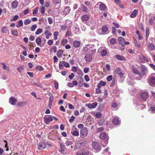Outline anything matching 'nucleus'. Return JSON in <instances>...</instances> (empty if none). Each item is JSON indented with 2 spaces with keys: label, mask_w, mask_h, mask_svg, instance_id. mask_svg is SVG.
Wrapping results in <instances>:
<instances>
[{
  "label": "nucleus",
  "mask_w": 155,
  "mask_h": 155,
  "mask_svg": "<svg viewBox=\"0 0 155 155\" xmlns=\"http://www.w3.org/2000/svg\"><path fill=\"white\" fill-rule=\"evenodd\" d=\"M141 73L140 72V77H141L147 74L148 72L147 68L145 66H142L140 68Z\"/></svg>",
  "instance_id": "f257e3e1"
},
{
  "label": "nucleus",
  "mask_w": 155,
  "mask_h": 155,
  "mask_svg": "<svg viewBox=\"0 0 155 155\" xmlns=\"http://www.w3.org/2000/svg\"><path fill=\"white\" fill-rule=\"evenodd\" d=\"M43 118L44 123L47 125L53 120V116L51 115H45Z\"/></svg>",
  "instance_id": "f03ea898"
},
{
  "label": "nucleus",
  "mask_w": 155,
  "mask_h": 155,
  "mask_svg": "<svg viewBox=\"0 0 155 155\" xmlns=\"http://www.w3.org/2000/svg\"><path fill=\"white\" fill-rule=\"evenodd\" d=\"M88 130L86 127L82 128L80 131V134L81 137L84 138L86 137L88 134Z\"/></svg>",
  "instance_id": "7ed1b4c3"
},
{
  "label": "nucleus",
  "mask_w": 155,
  "mask_h": 155,
  "mask_svg": "<svg viewBox=\"0 0 155 155\" xmlns=\"http://www.w3.org/2000/svg\"><path fill=\"white\" fill-rule=\"evenodd\" d=\"M92 146L93 149L95 150L97 152L100 151L101 150L99 143L97 142H94L92 143Z\"/></svg>",
  "instance_id": "20e7f679"
},
{
  "label": "nucleus",
  "mask_w": 155,
  "mask_h": 155,
  "mask_svg": "<svg viewBox=\"0 0 155 155\" xmlns=\"http://www.w3.org/2000/svg\"><path fill=\"white\" fill-rule=\"evenodd\" d=\"M61 2V0H52V4L54 6L56 9L60 8Z\"/></svg>",
  "instance_id": "39448f33"
},
{
  "label": "nucleus",
  "mask_w": 155,
  "mask_h": 155,
  "mask_svg": "<svg viewBox=\"0 0 155 155\" xmlns=\"http://www.w3.org/2000/svg\"><path fill=\"white\" fill-rule=\"evenodd\" d=\"M46 146V144L44 142H40L38 143V149L39 150L44 149Z\"/></svg>",
  "instance_id": "423d86ee"
},
{
  "label": "nucleus",
  "mask_w": 155,
  "mask_h": 155,
  "mask_svg": "<svg viewBox=\"0 0 155 155\" xmlns=\"http://www.w3.org/2000/svg\"><path fill=\"white\" fill-rule=\"evenodd\" d=\"M99 137L102 140H108L109 138V137L108 135L104 132L101 133L100 134Z\"/></svg>",
  "instance_id": "0eeeda50"
},
{
  "label": "nucleus",
  "mask_w": 155,
  "mask_h": 155,
  "mask_svg": "<svg viewBox=\"0 0 155 155\" xmlns=\"http://www.w3.org/2000/svg\"><path fill=\"white\" fill-rule=\"evenodd\" d=\"M97 5H98L99 6L100 9L101 11H105L106 9V7L105 5L101 2H98Z\"/></svg>",
  "instance_id": "6e6552de"
},
{
  "label": "nucleus",
  "mask_w": 155,
  "mask_h": 155,
  "mask_svg": "<svg viewBox=\"0 0 155 155\" xmlns=\"http://www.w3.org/2000/svg\"><path fill=\"white\" fill-rule=\"evenodd\" d=\"M81 152H78L77 155H88L89 153V152L87 149H85L84 150L81 151Z\"/></svg>",
  "instance_id": "1a4fd4ad"
},
{
  "label": "nucleus",
  "mask_w": 155,
  "mask_h": 155,
  "mask_svg": "<svg viewBox=\"0 0 155 155\" xmlns=\"http://www.w3.org/2000/svg\"><path fill=\"white\" fill-rule=\"evenodd\" d=\"M84 59L87 62L91 61L92 59L91 55L90 54H87L85 56Z\"/></svg>",
  "instance_id": "9d476101"
},
{
  "label": "nucleus",
  "mask_w": 155,
  "mask_h": 155,
  "mask_svg": "<svg viewBox=\"0 0 155 155\" xmlns=\"http://www.w3.org/2000/svg\"><path fill=\"white\" fill-rule=\"evenodd\" d=\"M87 106L90 109L95 108L97 105V102H94L92 104H86Z\"/></svg>",
  "instance_id": "9b49d317"
},
{
  "label": "nucleus",
  "mask_w": 155,
  "mask_h": 155,
  "mask_svg": "<svg viewBox=\"0 0 155 155\" xmlns=\"http://www.w3.org/2000/svg\"><path fill=\"white\" fill-rule=\"evenodd\" d=\"M149 82L151 84H155V77H153V74H150L149 77Z\"/></svg>",
  "instance_id": "f8f14e48"
},
{
  "label": "nucleus",
  "mask_w": 155,
  "mask_h": 155,
  "mask_svg": "<svg viewBox=\"0 0 155 155\" xmlns=\"http://www.w3.org/2000/svg\"><path fill=\"white\" fill-rule=\"evenodd\" d=\"M17 100L16 99L13 97H11L9 99V103L12 105H15L17 102Z\"/></svg>",
  "instance_id": "ddd939ff"
},
{
  "label": "nucleus",
  "mask_w": 155,
  "mask_h": 155,
  "mask_svg": "<svg viewBox=\"0 0 155 155\" xmlns=\"http://www.w3.org/2000/svg\"><path fill=\"white\" fill-rule=\"evenodd\" d=\"M101 54L102 56H106L107 54V49L105 47H102L101 48Z\"/></svg>",
  "instance_id": "4468645a"
},
{
  "label": "nucleus",
  "mask_w": 155,
  "mask_h": 155,
  "mask_svg": "<svg viewBox=\"0 0 155 155\" xmlns=\"http://www.w3.org/2000/svg\"><path fill=\"white\" fill-rule=\"evenodd\" d=\"M81 17V19L82 21H88L90 18V16L87 14H86L82 15Z\"/></svg>",
  "instance_id": "2eb2a0df"
},
{
  "label": "nucleus",
  "mask_w": 155,
  "mask_h": 155,
  "mask_svg": "<svg viewBox=\"0 0 155 155\" xmlns=\"http://www.w3.org/2000/svg\"><path fill=\"white\" fill-rule=\"evenodd\" d=\"M71 11L70 7L68 6H65L64 7V10L63 13L64 15H66L70 13Z\"/></svg>",
  "instance_id": "dca6fc26"
},
{
  "label": "nucleus",
  "mask_w": 155,
  "mask_h": 155,
  "mask_svg": "<svg viewBox=\"0 0 155 155\" xmlns=\"http://www.w3.org/2000/svg\"><path fill=\"white\" fill-rule=\"evenodd\" d=\"M119 42L122 46H124L125 45L124 44L125 40L124 38L122 37H120L118 38Z\"/></svg>",
  "instance_id": "f3484780"
},
{
  "label": "nucleus",
  "mask_w": 155,
  "mask_h": 155,
  "mask_svg": "<svg viewBox=\"0 0 155 155\" xmlns=\"http://www.w3.org/2000/svg\"><path fill=\"white\" fill-rule=\"evenodd\" d=\"M102 31L103 34L108 32V28L106 25L103 26L102 28Z\"/></svg>",
  "instance_id": "a211bd4d"
},
{
  "label": "nucleus",
  "mask_w": 155,
  "mask_h": 155,
  "mask_svg": "<svg viewBox=\"0 0 155 155\" xmlns=\"http://www.w3.org/2000/svg\"><path fill=\"white\" fill-rule=\"evenodd\" d=\"M18 2L17 1L15 0L12 2V7L13 9H15L18 7Z\"/></svg>",
  "instance_id": "6ab92c4d"
},
{
  "label": "nucleus",
  "mask_w": 155,
  "mask_h": 155,
  "mask_svg": "<svg viewBox=\"0 0 155 155\" xmlns=\"http://www.w3.org/2000/svg\"><path fill=\"white\" fill-rule=\"evenodd\" d=\"M80 42L78 41H75L73 42V45L74 47L75 48H78L80 46Z\"/></svg>",
  "instance_id": "aec40b11"
},
{
  "label": "nucleus",
  "mask_w": 155,
  "mask_h": 155,
  "mask_svg": "<svg viewBox=\"0 0 155 155\" xmlns=\"http://www.w3.org/2000/svg\"><path fill=\"white\" fill-rule=\"evenodd\" d=\"M142 98L143 99H146L148 97V93L147 92H143L141 94Z\"/></svg>",
  "instance_id": "412c9836"
},
{
  "label": "nucleus",
  "mask_w": 155,
  "mask_h": 155,
  "mask_svg": "<svg viewBox=\"0 0 155 155\" xmlns=\"http://www.w3.org/2000/svg\"><path fill=\"white\" fill-rule=\"evenodd\" d=\"M115 71L121 77L123 76V74L122 73L121 69L119 68H117L115 70Z\"/></svg>",
  "instance_id": "4be33fe9"
},
{
  "label": "nucleus",
  "mask_w": 155,
  "mask_h": 155,
  "mask_svg": "<svg viewBox=\"0 0 155 155\" xmlns=\"http://www.w3.org/2000/svg\"><path fill=\"white\" fill-rule=\"evenodd\" d=\"M82 144L83 143L81 142H78L76 143L74 147L75 150H77L79 148Z\"/></svg>",
  "instance_id": "5701e85b"
},
{
  "label": "nucleus",
  "mask_w": 155,
  "mask_h": 155,
  "mask_svg": "<svg viewBox=\"0 0 155 155\" xmlns=\"http://www.w3.org/2000/svg\"><path fill=\"white\" fill-rule=\"evenodd\" d=\"M120 121L118 118H114L112 120V122L114 124L118 125L119 124Z\"/></svg>",
  "instance_id": "b1692460"
},
{
  "label": "nucleus",
  "mask_w": 155,
  "mask_h": 155,
  "mask_svg": "<svg viewBox=\"0 0 155 155\" xmlns=\"http://www.w3.org/2000/svg\"><path fill=\"white\" fill-rule=\"evenodd\" d=\"M115 57L118 60L120 61H124L125 60V58L124 56H121L119 54L116 55Z\"/></svg>",
  "instance_id": "393cba45"
},
{
  "label": "nucleus",
  "mask_w": 155,
  "mask_h": 155,
  "mask_svg": "<svg viewBox=\"0 0 155 155\" xmlns=\"http://www.w3.org/2000/svg\"><path fill=\"white\" fill-rule=\"evenodd\" d=\"M146 34V40H147L149 35L150 30L148 27H146L145 28Z\"/></svg>",
  "instance_id": "a878e982"
},
{
  "label": "nucleus",
  "mask_w": 155,
  "mask_h": 155,
  "mask_svg": "<svg viewBox=\"0 0 155 155\" xmlns=\"http://www.w3.org/2000/svg\"><path fill=\"white\" fill-rule=\"evenodd\" d=\"M148 48L150 51H152L155 49L154 45L152 43H149L148 45Z\"/></svg>",
  "instance_id": "bb28decb"
},
{
  "label": "nucleus",
  "mask_w": 155,
  "mask_h": 155,
  "mask_svg": "<svg viewBox=\"0 0 155 155\" xmlns=\"http://www.w3.org/2000/svg\"><path fill=\"white\" fill-rule=\"evenodd\" d=\"M89 49L88 45H86L84 46L82 48V53H85Z\"/></svg>",
  "instance_id": "cd10ccee"
},
{
  "label": "nucleus",
  "mask_w": 155,
  "mask_h": 155,
  "mask_svg": "<svg viewBox=\"0 0 155 155\" xmlns=\"http://www.w3.org/2000/svg\"><path fill=\"white\" fill-rule=\"evenodd\" d=\"M64 61L60 62L59 64V68L60 69H63L64 68Z\"/></svg>",
  "instance_id": "c85d7f7f"
},
{
  "label": "nucleus",
  "mask_w": 155,
  "mask_h": 155,
  "mask_svg": "<svg viewBox=\"0 0 155 155\" xmlns=\"http://www.w3.org/2000/svg\"><path fill=\"white\" fill-rule=\"evenodd\" d=\"M81 8L83 12H87L88 11V9L84 5H81Z\"/></svg>",
  "instance_id": "c756f323"
},
{
  "label": "nucleus",
  "mask_w": 155,
  "mask_h": 155,
  "mask_svg": "<svg viewBox=\"0 0 155 155\" xmlns=\"http://www.w3.org/2000/svg\"><path fill=\"white\" fill-rule=\"evenodd\" d=\"M132 70L133 72L136 74L140 76V72H139L137 69L134 67L132 68Z\"/></svg>",
  "instance_id": "7c9ffc66"
},
{
  "label": "nucleus",
  "mask_w": 155,
  "mask_h": 155,
  "mask_svg": "<svg viewBox=\"0 0 155 155\" xmlns=\"http://www.w3.org/2000/svg\"><path fill=\"white\" fill-rule=\"evenodd\" d=\"M137 10H134V11L133 12L132 14L130 15V17L132 18H133L135 17L137 13Z\"/></svg>",
  "instance_id": "2f4dec72"
},
{
  "label": "nucleus",
  "mask_w": 155,
  "mask_h": 155,
  "mask_svg": "<svg viewBox=\"0 0 155 155\" xmlns=\"http://www.w3.org/2000/svg\"><path fill=\"white\" fill-rule=\"evenodd\" d=\"M117 42V39L114 38H112L110 39V43L112 45H114Z\"/></svg>",
  "instance_id": "473e14b6"
},
{
  "label": "nucleus",
  "mask_w": 155,
  "mask_h": 155,
  "mask_svg": "<svg viewBox=\"0 0 155 155\" xmlns=\"http://www.w3.org/2000/svg\"><path fill=\"white\" fill-rule=\"evenodd\" d=\"M2 64L3 65V68L5 70H6L8 71H9V67L8 66L6 65L4 63H2Z\"/></svg>",
  "instance_id": "72a5a7b5"
},
{
  "label": "nucleus",
  "mask_w": 155,
  "mask_h": 155,
  "mask_svg": "<svg viewBox=\"0 0 155 155\" xmlns=\"http://www.w3.org/2000/svg\"><path fill=\"white\" fill-rule=\"evenodd\" d=\"M98 87L96 88V93L97 94H100L101 92V90L100 88V87H101V85H100L99 84H98Z\"/></svg>",
  "instance_id": "f704fd0d"
},
{
  "label": "nucleus",
  "mask_w": 155,
  "mask_h": 155,
  "mask_svg": "<svg viewBox=\"0 0 155 155\" xmlns=\"http://www.w3.org/2000/svg\"><path fill=\"white\" fill-rule=\"evenodd\" d=\"M22 25L23 21L21 20L18 21V24L16 25V27L18 28H19L22 26Z\"/></svg>",
  "instance_id": "c9c22d12"
},
{
  "label": "nucleus",
  "mask_w": 155,
  "mask_h": 155,
  "mask_svg": "<svg viewBox=\"0 0 155 155\" xmlns=\"http://www.w3.org/2000/svg\"><path fill=\"white\" fill-rule=\"evenodd\" d=\"M134 43L135 46L136 47H140V45L139 44H138L137 40L135 38H134Z\"/></svg>",
  "instance_id": "e433bc0d"
},
{
  "label": "nucleus",
  "mask_w": 155,
  "mask_h": 155,
  "mask_svg": "<svg viewBox=\"0 0 155 155\" xmlns=\"http://www.w3.org/2000/svg\"><path fill=\"white\" fill-rule=\"evenodd\" d=\"M63 54V51L61 50H58L57 53V54L58 57H61Z\"/></svg>",
  "instance_id": "4c0bfd02"
},
{
  "label": "nucleus",
  "mask_w": 155,
  "mask_h": 155,
  "mask_svg": "<svg viewBox=\"0 0 155 155\" xmlns=\"http://www.w3.org/2000/svg\"><path fill=\"white\" fill-rule=\"evenodd\" d=\"M7 31V27L6 26L3 27L1 29V31L2 33H6Z\"/></svg>",
  "instance_id": "58836bf2"
},
{
  "label": "nucleus",
  "mask_w": 155,
  "mask_h": 155,
  "mask_svg": "<svg viewBox=\"0 0 155 155\" xmlns=\"http://www.w3.org/2000/svg\"><path fill=\"white\" fill-rule=\"evenodd\" d=\"M12 34L13 35L15 36H17L18 35V31L17 30H12Z\"/></svg>",
  "instance_id": "ea45409f"
},
{
  "label": "nucleus",
  "mask_w": 155,
  "mask_h": 155,
  "mask_svg": "<svg viewBox=\"0 0 155 155\" xmlns=\"http://www.w3.org/2000/svg\"><path fill=\"white\" fill-rule=\"evenodd\" d=\"M68 40L66 39H64L62 40L61 44L62 45L64 46L68 42Z\"/></svg>",
  "instance_id": "a19ab883"
},
{
  "label": "nucleus",
  "mask_w": 155,
  "mask_h": 155,
  "mask_svg": "<svg viewBox=\"0 0 155 155\" xmlns=\"http://www.w3.org/2000/svg\"><path fill=\"white\" fill-rule=\"evenodd\" d=\"M36 42L38 45H40L41 43V39L39 38H38L36 39Z\"/></svg>",
  "instance_id": "79ce46f5"
},
{
  "label": "nucleus",
  "mask_w": 155,
  "mask_h": 155,
  "mask_svg": "<svg viewBox=\"0 0 155 155\" xmlns=\"http://www.w3.org/2000/svg\"><path fill=\"white\" fill-rule=\"evenodd\" d=\"M42 31V30L41 28H38L36 31L35 32V34L38 35L41 33Z\"/></svg>",
  "instance_id": "37998d69"
},
{
  "label": "nucleus",
  "mask_w": 155,
  "mask_h": 155,
  "mask_svg": "<svg viewBox=\"0 0 155 155\" xmlns=\"http://www.w3.org/2000/svg\"><path fill=\"white\" fill-rule=\"evenodd\" d=\"M31 22V21L30 19H28L25 20L24 22V24L25 25H27L29 24Z\"/></svg>",
  "instance_id": "c03bdc74"
},
{
  "label": "nucleus",
  "mask_w": 155,
  "mask_h": 155,
  "mask_svg": "<svg viewBox=\"0 0 155 155\" xmlns=\"http://www.w3.org/2000/svg\"><path fill=\"white\" fill-rule=\"evenodd\" d=\"M71 134L75 136H78L79 134L78 132L77 131H74L73 132L71 131Z\"/></svg>",
  "instance_id": "a18cd8bd"
},
{
  "label": "nucleus",
  "mask_w": 155,
  "mask_h": 155,
  "mask_svg": "<svg viewBox=\"0 0 155 155\" xmlns=\"http://www.w3.org/2000/svg\"><path fill=\"white\" fill-rule=\"evenodd\" d=\"M19 16L18 15H15L13 19H11V21H16L18 18Z\"/></svg>",
  "instance_id": "49530a36"
},
{
  "label": "nucleus",
  "mask_w": 155,
  "mask_h": 155,
  "mask_svg": "<svg viewBox=\"0 0 155 155\" xmlns=\"http://www.w3.org/2000/svg\"><path fill=\"white\" fill-rule=\"evenodd\" d=\"M80 82H79L78 86L80 87H82L83 85V80L81 77V78L80 79Z\"/></svg>",
  "instance_id": "de8ad7c7"
},
{
  "label": "nucleus",
  "mask_w": 155,
  "mask_h": 155,
  "mask_svg": "<svg viewBox=\"0 0 155 155\" xmlns=\"http://www.w3.org/2000/svg\"><path fill=\"white\" fill-rule=\"evenodd\" d=\"M17 70L19 72H22L24 70V67L23 66H21L18 67L17 68Z\"/></svg>",
  "instance_id": "09e8293b"
},
{
  "label": "nucleus",
  "mask_w": 155,
  "mask_h": 155,
  "mask_svg": "<svg viewBox=\"0 0 155 155\" xmlns=\"http://www.w3.org/2000/svg\"><path fill=\"white\" fill-rule=\"evenodd\" d=\"M40 9L41 13L44 15L45 12V7L43 6H41V7Z\"/></svg>",
  "instance_id": "8fccbe9b"
},
{
  "label": "nucleus",
  "mask_w": 155,
  "mask_h": 155,
  "mask_svg": "<svg viewBox=\"0 0 155 155\" xmlns=\"http://www.w3.org/2000/svg\"><path fill=\"white\" fill-rule=\"evenodd\" d=\"M103 123L104 120L102 119L99 120L98 122V124L100 126L102 125Z\"/></svg>",
  "instance_id": "3c124183"
},
{
  "label": "nucleus",
  "mask_w": 155,
  "mask_h": 155,
  "mask_svg": "<svg viewBox=\"0 0 155 155\" xmlns=\"http://www.w3.org/2000/svg\"><path fill=\"white\" fill-rule=\"evenodd\" d=\"M37 25H36L35 24L32 25L31 28V31H34L35 29L36 28Z\"/></svg>",
  "instance_id": "603ef678"
},
{
  "label": "nucleus",
  "mask_w": 155,
  "mask_h": 155,
  "mask_svg": "<svg viewBox=\"0 0 155 155\" xmlns=\"http://www.w3.org/2000/svg\"><path fill=\"white\" fill-rule=\"evenodd\" d=\"M108 140H106V141L102 143V145L104 147H106L108 143Z\"/></svg>",
  "instance_id": "864d4df0"
},
{
  "label": "nucleus",
  "mask_w": 155,
  "mask_h": 155,
  "mask_svg": "<svg viewBox=\"0 0 155 155\" xmlns=\"http://www.w3.org/2000/svg\"><path fill=\"white\" fill-rule=\"evenodd\" d=\"M48 20L49 23L50 24H51L53 23V19L51 17L48 18Z\"/></svg>",
  "instance_id": "5fc2aeb1"
},
{
  "label": "nucleus",
  "mask_w": 155,
  "mask_h": 155,
  "mask_svg": "<svg viewBox=\"0 0 155 155\" xmlns=\"http://www.w3.org/2000/svg\"><path fill=\"white\" fill-rule=\"evenodd\" d=\"M112 79V76L111 75L108 76L107 78V80L108 81H110Z\"/></svg>",
  "instance_id": "6e6d98bb"
},
{
  "label": "nucleus",
  "mask_w": 155,
  "mask_h": 155,
  "mask_svg": "<svg viewBox=\"0 0 155 155\" xmlns=\"http://www.w3.org/2000/svg\"><path fill=\"white\" fill-rule=\"evenodd\" d=\"M36 68L39 71H42L44 69L41 66H37Z\"/></svg>",
  "instance_id": "4d7b16f0"
},
{
  "label": "nucleus",
  "mask_w": 155,
  "mask_h": 155,
  "mask_svg": "<svg viewBox=\"0 0 155 155\" xmlns=\"http://www.w3.org/2000/svg\"><path fill=\"white\" fill-rule=\"evenodd\" d=\"M99 83L100 84L99 85H101L102 86H105L106 84V83L104 81H100L99 82Z\"/></svg>",
  "instance_id": "13d9d810"
},
{
  "label": "nucleus",
  "mask_w": 155,
  "mask_h": 155,
  "mask_svg": "<svg viewBox=\"0 0 155 155\" xmlns=\"http://www.w3.org/2000/svg\"><path fill=\"white\" fill-rule=\"evenodd\" d=\"M64 65L65 68H69L70 67V65L68 63L64 61Z\"/></svg>",
  "instance_id": "bf43d9fd"
},
{
  "label": "nucleus",
  "mask_w": 155,
  "mask_h": 155,
  "mask_svg": "<svg viewBox=\"0 0 155 155\" xmlns=\"http://www.w3.org/2000/svg\"><path fill=\"white\" fill-rule=\"evenodd\" d=\"M65 144L66 145L68 146L71 145L72 144V141H71L69 140H67Z\"/></svg>",
  "instance_id": "052dcab7"
},
{
  "label": "nucleus",
  "mask_w": 155,
  "mask_h": 155,
  "mask_svg": "<svg viewBox=\"0 0 155 155\" xmlns=\"http://www.w3.org/2000/svg\"><path fill=\"white\" fill-rule=\"evenodd\" d=\"M54 100V97L53 96H51L49 98V102L52 103Z\"/></svg>",
  "instance_id": "680f3d73"
},
{
  "label": "nucleus",
  "mask_w": 155,
  "mask_h": 155,
  "mask_svg": "<svg viewBox=\"0 0 155 155\" xmlns=\"http://www.w3.org/2000/svg\"><path fill=\"white\" fill-rule=\"evenodd\" d=\"M84 79H85V81L86 82H88L89 81L90 79L89 78V76L88 75H86L84 76Z\"/></svg>",
  "instance_id": "e2e57ef3"
},
{
  "label": "nucleus",
  "mask_w": 155,
  "mask_h": 155,
  "mask_svg": "<svg viewBox=\"0 0 155 155\" xmlns=\"http://www.w3.org/2000/svg\"><path fill=\"white\" fill-rule=\"evenodd\" d=\"M75 118V117H74V116H72L71 117V119L69 120V121L70 123L73 122L74 121Z\"/></svg>",
  "instance_id": "0e129e2a"
},
{
  "label": "nucleus",
  "mask_w": 155,
  "mask_h": 155,
  "mask_svg": "<svg viewBox=\"0 0 155 155\" xmlns=\"http://www.w3.org/2000/svg\"><path fill=\"white\" fill-rule=\"evenodd\" d=\"M47 43L49 45H51L53 44V41L52 40H49L47 42Z\"/></svg>",
  "instance_id": "69168bd1"
},
{
  "label": "nucleus",
  "mask_w": 155,
  "mask_h": 155,
  "mask_svg": "<svg viewBox=\"0 0 155 155\" xmlns=\"http://www.w3.org/2000/svg\"><path fill=\"white\" fill-rule=\"evenodd\" d=\"M54 85L55 89H57L58 87V83L57 81H54Z\"/></svg>",
  "instance_id": "338daca9"
},
{
  "label": "nucleus",
  "mask_w": 155,
  "mask_h": 155,
  "mask_svg": "<svg viewBox=\"0 0 155 155\" xmlns=\"http://www.w3.org/2000/svg\"><path fill=\"white\" fill-rule=\"evenodd\" d=\"M151 111L152 113H155V107H150Z\"/></svg>",
  "instance_id": "774afa93"
}]
</instances>
